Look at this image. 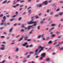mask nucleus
<instances>
[{"mask_svg":"<svg viewBox=\"0 0 63 63\" xmlns=\"http://www.w3.org/2000/svg\"><path fill=\"white\" fill-rule=\"evenodd\" d=\"M33 20H32L30 22L28 23V24H33L34 23V24L33 25V26H36V25H37L36 22H33Z\"/></svg>","mask_w":63,"mask_h":63,"instance_id":"nucleus-1","label":"nucleus"},{"mask_svg":"<svg viewBox=\"0 0 63 63\" xmlns=\"http://www.w3.org/2000/svg\"><path fill=\"white\" fill-rule=\"evenodd\" d=\"M38 48H41V49L40 50H39L38 51L39 53H40V52H41L42 50H43V49H44V47H42L41 46H40L39 47H38Z\"/></svg>","mask_w":63,"mask_h":63,"instance_id":"nucleus-2","label":"nucleus"},{"mask_svg":"<svg viewBox=\"0 0 63 63\" xmlns=\"http://www.w3.org/2000/svg\"><path fill=\"white\" fill-rule=\"evenodd\" d=\"M47 1H46L44 2H43L42 3L43 5H46L47 4Z\"/></svg>","mask_w":63,"mask_h":63,"instance_id":"nucleus-3","label":"nucleus"},{"mask_svg":"<svg viewBox=\"0 0 63 63\" xmlns=\"http://www.w3.org/2000/svg\"><path fill=\"white\" fill-rule=\"evenodd\" d=\"M42 5H43L42 4H40L38 5H37V7H39V8H41V7H42Z\"/></svg>","mask_w":63,"mask_h":63,"instance_id":"nucleus-4","label":"nucleus"},{"mask_svg":"<svg viewBox=\"0 0 63 63\" xmlns=\"http://www.w3.org/2000/svg\"><path fill=\"white\" fill-rule=\"evenodd\" d=\"M41 56H42V57H44L46 56V54L44 53L43 54H42Z\"/></svg>","mask_w":63,"mask_h":63,"instance_id":"nucleus-5","label":"nucleus"},{"mask_svg":"<svg viewBox=\"0 0 63 63\" xmlns=\"http://www.w3.org/2000/svg\"><path fill=\"white\" fill-rule=\"evenodd\" d=\"M27 45V43H24V44H22L23 46V47H24L26 45Z\"/></svg>","mask_w":63,"mask_h":63,"instance_id":"nucleus-6","label":"nucleus"},{"mask_svg":"<svg viewBox=\"0 0 63 63\" xmlns=\"http://www.w3.org/2000/svg\"><path fill=\"white\" fill-rule=\"evenodd\" d=\"M23 39V37H22L21 38H20V39H19V40H18V41L19 42V41H20L22 40Z\"/></svg>","mask_w":63,"mask_h":63,"instance_id":"nucleus-7","label":"nucleus"},{"mask_svg":"<svg viewBox=\"0 0 63 63\" xmlns=\"http://www.w3.org/2000/svg\"><path fill=\"white\" fill-rule=\"evenodd\" d=\"M55 35L52 34L50 37H51V38H53V37H55Z\"/></svg>","mask_w":63,"mask_h":63,"instance_id":"nucleus-8","label":"nucleus"},{"mask_svg":"<svg viewBox=\"0 0 63 63\" xmlns=\"http://www.w3.org/2000/svg\"><path fill=\"white\" fill-rule=\"evenodd\" d=\"M0 49H1V50H3L4 49V47H1L0 48Z\"/></svg>","mask_w":63,"mask_h":63,"instance_id":"nucleus-9","label":"nucleus"},{"mask_svg":"<svg viewBox=\"0 0 63 63\" xmlns=\"http://www.w3.org/2000/svg\"><path fill=\"white\" fill-rule=\"evenodd\" d=\"M51 42H52V41H50L48 42V44H50L51 43Z\"/></svg>","mask_w":63,"mask_h":63,"instance_id":"nucleus-10","label":"nucleus"},{"mask_svg":"<svg viewBox=\"0 0 63 63\" xmlns=\"http://www.w3.org/2000/svg\"><path fill=\"white\" fill-rule=\"evenodd\" d=\"M31 10H29L28 11V13L29 14H30L31 13Z\"/></svg>","mask_w":63,"mask_h":63,"instance_id":"nucleus-11","label":"nucleus"},{"mask_svg":"<svg viewBox=\"0 0 63 63\" xmlns=\"http://www.w3.org/2000/svg\"><path fill=\"white\" fill-rule=\"evenodd\" d=\"M30 26H28L27 29H28V30H29V29H30Z\"/></svg>","mask_w":63,"mask_h":63,"instance_id":"nucleus-12","label":"nucleus"},{"mask_svg":"<svg viewBox=\"0 0 63 63\" xmlns=\"http://www.w3.org/2000/svg\"><path fill=\"white\" fill-rule=\"evenodd\" d=\"M5 20L4 19H3L2 20V23H3L4 22H5Z\"/></svg>","mask_w":63,"mask_h":63,"instance_id":"nucleus-13","label":"nucleus"},{"mask_svg":"<svg viewBox=\"0 0 63 63\" xmlns=\"http://www.w3.org/2000/svg\"><path fill=\"white\" fill-rule=\"evenodd\" d=\"M46 60H47V61H49V59L48 58H47L46 59Z\"/></svg>","mask_w":63,"mask_h":63,"instance_id":"nucleus-14","label":"nucleus"},{"mask_svg":"<svg viewBox=\"0 0 63 63\" xmlns=\"http://www.w3.org/2000/svg\"><path fill=\"white\" fill-rule=\"evenodd\" d=\"M63 14V13L62 12V13H60V14H59V15L60 16H61L62 14Z\"/></svg>","mask_w":63,"mask_h":63,"instance_id":"nucleus-15","label":"nucleus"},{"mask_svg":"<svg viewBox=\"0 0 63 63\" xmlns=\"http://www.w3.org/2000/svg\"><path fill=\"white\" fill-rule=\"evenodd\" d=\"M12 29H13V28H11L9 30L10 32H11L12 31Z\"/></svg>","mask_w":63,"mask_h":63,"instance_id":"nucleus-16","label":"nucleus"},{"mask_svg":"<svg viewBox=\"0 0 63 63\" xmlns=\"http://www.w3.org/2000/svg\"><path fill=\"white\" fill-rule=\"evenodd\" d=\"M1 47H5V45L3 44L1 45Z\"/></svg>","mask_w":63,"mask_h":63,"instance_id":"nucleus-17","label":"nucleus"},{"mask_svg":"<svg viewBox=\"0 0 63 63\" xmlns=\"http://www.w3.org/2000/svg\"><path fill=\"white\" fill-rule=\"evenodd\" d=\"M3 18L5 20V19H6V16H4L3 17Z\"/></svg>","mask_w":63,"mask_h":63,"instance_id":"nucleus-18","label":"nucleus"},{"mask_svg":"<svg viewBox=\"0 0 63 63\" xmlns=\"http://www.w3.org/2000/svg\"><path fill=\"white\" fill-rule=\"evenodd\" d=\"M51 25V26H55L56 25V24H52Z\"/></svg>","mask_w":63,"mask_h":63,"instance_id":"nucleus-19","label":"nucleus"},{"mask_svg":"<svg viewBox=\"0 0 63 63\" xmlns=\"http://www.w3.org/2000/svg\"><path fill=\"white\" fill-rule=\"evenodd\" d=\"M34 53V52H30V54H33V53Z\"/></svg>","mask_w":63,"mask_h":63,"instance_id":"nucleus-20","label":"nucleus"},{"mask_svg":"<svg viewBox=\"0 0 63 63\" xmlns=\"http://www.w3.org/2000/svg\"><path fill=\"white\" fill-rule=\"evenodd\" d=\"M33 30H32L31 31V32H30L29 33V34H31L32 32V31H33Z\"/></svg>","mask_w":63,"mask_h":63,"instance_id":"nucleus-21","label":"nucleus"},{"mask_svg":"<svg viewBox=\"0 0 63 63\" xmlns=\"http://www.w3.org/2000/svg\"><path fill=\"white\" fill-rule=\"evenodd\" d=\"M6 2H7V0H6L3 2V3H6Z\"/></svg>","mask_w":63,"mask_h":63,"instance_id":"nucleus-22","label":"nucleus"},{"mask_svg":"<svg viewBox=\"0 0 63 63\" xmlns=\"http://www.w3.org/2000/svg\"><path fill=\"white\" fill-rule=\"evenodd\" d=\"M54 16H56V17H57L58 16H58V15H54Z\"/></svg>","mask_w":63,"mask_h":63,"instance_id":"nucleus-23","label":"nucleus"},{"mask_svg":"<svg viewBox=\"0 0 63 63\" xmlns=\"http://www.w3.org/2000/svg\"><path fill=\"white\" fill-rule=\"evenodd\" d=\"M38 49H37L35 51V52L36 53V52H37V51H38Z\"/></svg>","mask_w":63,"mask_h":63,"instance_id":"nucleus-24","label":"nucleus"},{"mask_svg":"<svg viewBox=\"0 0 63 63\" xmlns=\"http://www.w3.org/2000/svg\"><path fill=\"white\" fill-rule=\"evenodd\" d=\"M27 41H31V40L30 39H28L26 40Z\"/></svg>","mask_w":63,"mask_h":63,"instance_id":"nucleus-25","label":"nucleus"},{"mask_svg":"<svg viewBox=\"0 0 63 63\" xmlns=\"http://www.w3.org/2000/svg\"><path fill=\"white\" fill-rule=\"evenodd\" d=\"M14 20V19H11L10 20V21H13V20Z\"/></svg>","mask_w":63,"mask_h":63,"instance_id":"nucleus-26","label":"nucleus"},{"mask_svg":"<svg viewBox=\"0 0 63 63\" xmlns=\"http://www.w3.org/2000/svg\"><path fill=\"white\" fill-rule=\"evenodd\" d=\"M35 17L36 18H38V16H35Z\"/></svg>","mask_w":63,"mask_h":63,"instance_id":"nucleus-27","label":"nucleus"},{"mask_svg":"<svg viewBox=\"0 0 63 63\" xmlns=\"http://www.w3.org/2000/svg\"><path fill=\"white\" fill-rule=\"evenodd\" d=\"M24 29H22L21 30V32H23V31H24Z\"/></svg>","mask_w":63,"mask_h":63,"instance_id":"nucleus-28","label":"nucleus"},{"mask_svg":"<svg viewBox=\"0 0 63 63\" xmlns=\"http://www.w3.org/2000/svg\"><path fill=\"white\" fill-rule=\"evenodd\" d=\"M60 3H63V1H59Z\"/></svg>","mask_w":63,"mask_h":63,"instance_id":"nucleus-29","label":"nucleus"},{"mask_svg":"<svg viewBox=\"0 0 63 63\" xmlns=\"http://www.w3.org/2000/svg\"><path fill=\"white\" fill-rule=\"evenodd\" d=\"M5 62V61L4 60L2 61V62L1 63V62H0V63H4Z\"/></svg>","mask_w":63,"mask_h":63,"instance_id":"nucleus-30","label":"nucleus"},{"mask_svg":"<svg viewBox=\"0 0 63 63\" xmlns=\"http://www.w3.org/2000/svg\"><path fill=\"white\" fill-rule=\"evenodd\" d=\"M1 38H5V37H4V36H1Z\"/></svg>","mask_w":63,"mask_h":63,"instance_id":"nucleus-31","label":"nucleus"},{"mask_svg":"<svg viewBox=\"0 0 63 63\" xmlns=\"http://www.w3.org/2000/svg\"><path fill=\"white\" fill-rule=\"evenodd\" d=\"M59 44H58L56 45V47H59Z\"/></svg>","mask_w":63,"mask_h":63,"instance_id":"nucleus-32","label":"nucleus"},{"mask_svg":"<svg viewBox=\"0 0 63 63\" xmlns=\"http://www.w3.org/2000/svg\"><path fill=\"white\" fill-rule=\"evenodd\" d=\"M43 57H41L40 58V60H43Z\"/></svg>","mask_w":63,"mask_h":63,"instance_id":"nucleus-33","label":"nucleus"},{"mask_svg":"<svg viewBox=\"0 0 63 63\" xmlns=\"http://www.w3.org/2000/svg\"><path fill=\"white\" fill-rule=\"evenodd\" d=\"M3 16V14H1L0 15V17H2Z\"/></svg>","mask_w":63,"mask_h":63,"instance_id":"nucleus-34","label":"nucleus"},{"mask_svg":"<svg viewBox=\"0 0 63 63\" xmlns=\"http://www.w3.org/2000/svg\"><path fill=\"white\" fill-rule=\"evenodd\" d=\"M27 38H28V37L27 36L25 38V40H26L27 39Z\"/></svg>","mask_w":63,"mask_h":63,"instance_id":"nucleus-35","label":"nucleus"},{"mask_svg":"<svg viewBox=\"0 0 63 63\" xmlns=\"http://www.w3.org/2000/svg\"><path fill=\"white\" fill-rule=\"evenodd\" d=\"M41 36H38V39H39V38H40V37Z\"/></svg>","mask_w":63,"mask_h":63,"instance_id":"nucleus-36","label":"nucleus"},{"mask_svg":"<svg viewBox=\"0 0 63 63\" xmlns=\"http://www.w3.org/2000/svg\"><path fill=\"white\" fill-rule=\"evenodd\" d=\"M21 17H20L19 18L18 20H21Z\"/></svg>","mask_w":63,"mask_h":63,"instance_id":"nucleus-37","label":"nucleus"},{"mask_svg":"<svg viewBox=\"0 0 63 63\" xmlns=\"http://www.w3.org/2000/svg\"><path fill=\"white\" fill-rule=\"evenodd\" d=\"M18 49L17 48H16V51H18Z\"/></svg>","mask_w":63,"mask_h":63,"instance_id":"nucleus-38","label":"nucleus"},{"mask_svg":"<svg viewBox=\"0 0 63 63\" xmlns=\"http://www.w3.org/2000/svg\"><path fill=\"white\" fill-rule=\"evenodd\" d=\"M29 57H30V55H29L27 56V58H29Z\"/></svg>","mask_w":63,"mask_h":63,"instance_id":"nucleus-39","label":"nucleus"},{"mask_svg":"<svg viewBox=\"0 0 63 63\" xmlns=\"http://www.w3.org/2000/svg\"><path fill=\"white\" fill-rule=\"evenodd\" d=\"M40 26H38L37 28V29H38V30H39V29H40Z\"/></svg>","mask_w":63,"mask_h":63,"instance_id":"nucleus-40","label":"nucleus"},{"mask_svg":"<svg viewBox=\"0 0 63 63\" xmlns=\"http://www.w3.org/2000/svg\"><path fill=\"white\" fill-rule=\"evenodd\" d=\"M24 1H20V3H22V2H24Z\"/></svg>","mask_w":63,"mask_h":63,"instance_id":"nucleus-41","label":"nucleus"},{"mask_svg":"<svg viewBox=\"0 0 63 63\" xmlns=\"http://www.w3.org/2000/svg\"><path fill=\"white\" fill-rule=\"evenodd\" d=\"M60 50H63V48H60Z\"/></svg>","mask_w":63,"mask_h":63,"instance_id":"nucleus-42","label":"nucleus"},{"mask_svg":"<svg viewBox=\"0 0 63 63\" xmlns=\"http://www.w3.org/2000/svg\"><path fill=\"white\" fill-rule=\"evenodd\" d=\"M16 2V0H14L13 2V3L14 4H16V2Z\"/></svg>","mask_w":63,"mask_h":63,"instance_id":"nucleus-43","label":"nucleus"},{"mask_svg":"<svg viewBox=\"0 0 63 63\" xmlns=\"http://www.w3.org/2000/svg\"><path fill=\"white\" fill-rule=\"evenodd\" d=\"M24 25H22V28H23V27H24Z\"/></svg>","mask_w":63,"mask_h":63,"instance_id":"nucleus-44","label":"nucleus"},{"mask_svg":"<svg viewBox=\"0 0 63 63\" xmlns=\"http://www.w3.org/2000/svg\"><path fill=\"white\" fill-rule=\"evenodd\" d=\"M49 12V10L48 9L47 10V13H48Z\"/></svg>","mask_w":63,"mask_h":63,"instance_id":"nucleus-45","label":"nucleus"},{"mask_svg":"<svg viewBox=\"0 0 63 63\" xmlns=\"http://www.w3.org/2000/svg\"><path fill=\"white\" fill-rule=\"evenodd\" d=\"M4 24V23H1V25H3Z\"/></svg>","mask_w":63,"mask_h":63,"instance_id":"nucleus-46","label":"nucleus"},{"mask_svg":"<svg viewBox=\"0 0 63 63\" xmlns=\"http://www.w3.org/2000/svg\"><path fill=\"white\" fill-rule=\"evenodd\" d=\"M3 44H5L6 43L5 42V41H3L2 42Z\"/></svg>","mask_w":63,"mask_h":63,"instance_id":"nucleus-47","label":"nucleus"},{"mask_svg":"<svg viewBox=\"0 0 63 63\" xmlns=\"http://www.w3.org/2000/svg\"><path fill=\"white\" fill-rule=\"evenodd\" d=\"M59 10V9L58 8L57 10H56V11L57 12V11H58Z\"/></svg>","mask_w":63,"mask_h":63,"instance_id":"nucleus-48","label":"nucleus"},{"mask_svg":"<svg viewBox=\"0 0 63 63\" xmlns=\"http://www.w3.org/2000/svg\"><path fill=\"white\" fill-rule=\"evenodd\" d=\"M13 8H16V5H14V6H13Z\"/></svg>","mask_w":63,"mask_h":63,"instance_id":"nucleus-49","label":"nucleus"},{"mask_svg":"<svg viewBox=\"0 0 63 63\" xmlns=\"http://www.w3.org/2000/svg\"><path fill=\"white\" fill-rule=\"evenodd\" d=\"M26 62V61L25 60L23 61V62Z\"/></svg>","mask_w":63,"mask_h":63,"instance_id":"nucleus-50","label":"nucleus"},{"mask_svg":"<svg viewBox=\"0 0 63 63\" xmlns=\"http://www.w3.org/2000/svg\"><path fill=\"white\" fill-rule=\"evenodd\" d=\"M23 5H20V7H23Z\"/></svg>","mask_w":63,"mask_h":63,"instance_id":"nucleus-51","label":"nucleus"},{"mask_svg":"<svg viewBox=\"0 0 63 63\" xmlns=\"http://www.w3.org/2000/svg\"><path fill=\"white\" fill-rule=\"evenodd\" d=\"M44 23V21H41V23Z\"/></svg>","mask_w":63,"mask_h":63,"instance_id":"nucleus-52","label":"nucleus"},{"mask_svg":"<svg viewBox=\"0 0 63 63\" xmlns=\"http://www.w3.org/2000/svg\"><path fill=\"white\" fill-rule=\"evenodd\" d=\"M50 15H52V14H53V13H52V12H51L50 13Z\"/></svg>","mask_w":63,"mask_h":63,"instance_id":"nucleus-53","label":"nucleus"},{"mask_svg":"<svg viewBox=\"0 0 63 63\" xmlns=\"http://www.w3.org/2000/svg\"><path fill=\"white\" fill-rule=\"evenodd\" d=\"M35 58H38V56H36Z\"/></svg>","mask_w":63,"mask_h":63,"instance_id":"nucleus-54","label":"nucleus"},{"mask_svg":"<svg viewBox=\"0 0 63 63\" xmlns=\"http://www.w3.org/2000/svg\"><path fill=\"white\" fill-rule=\"evenodd\" d=\"M15 44V43H14V42H12L11 43V44Z\"/></svg>","mask_w":63,"mask_h":63,"instance_id":"nucleus-55","label":"nucleus"},{"mask_svg":"<svg viewBox=\"0 0 63 63\" xmlns=\"http://www.w3.org/2000/svg\"><path fill=\"white\" fill-rule=\"evenodd\" d=\"M16 25H17V24H15L14 25V26H16Z\"/></svg>","mask_w":63,"mask_h":63,"instance_id":"nucleus-56","label":"nucleus"},{"mask_svg":"<svg viewBox=\"0 0 63 63\" xmlns=\"http://www.w3.org/2000/svg\"><path fill=\"white\" fill-rule=\"evenodd\" d=\"M21 10H22V8H20V9H19L20 11H21Z\"/></svg>","mask_w":63,"mask_h":63,"instance_id":"nucleus-57","label":"nucleus"},{"mask_svg":"<svg viewBox=\"0 0 63 63\" xmlns=\"http://www.w3.org/2000/svg\"><path fill=\"white\" fill-rule=\"evenodd\" d=\"M32 45H31L29 46V47H32Z\"/></svg>","mask_w":63,"mask_h":63,"instance_id":"nucleus-58","label":"nucleus"},{"mask_svg":"<svg viewBox=\"0 0 63 63\" xmlns=\"http://www.w3.org/2000/svg\"><path fill=\"white\" fill-rule=\"evenodd\" d=\"M60 25H61V24H60L58 26L59 27H60Z\"/></svg>","mask_w":63,"mask_h":63,"instance_id":"nucleus-59","label":"nucleus"},{"mask_svg":"<svg viewBox=\"0 0 63 63\" xmlns=\"http://www.w3.org/2000/svg\"><path fill=\"white\" fill-rule=\"evenodd\" d=\"M31 1V0H28V2H30V1Z\"/></svg>","mask_w":63,"mask_h":63,"instance_id":"nucleus-60","label":"nucleus"},{"mask_svg":"<svg viewBox=\"0 0 63 63\" xmlns=\"http://www.w3.org/2000/svg\"><path fill=\"white\" fill-rule=\"evenodd\" d=\"M3 28V27H1L0 28V29H2Z\"/></svg>","mask_w":63,"mask_h":63,"instance_id":"nucleus-61","label":"nucleus"},{"mask_svg":"<svg viewBox=\"0 0 63 63\" xmlns=\"http://www.w3.org/2000/svg\"><path fill=\"white\" fill-rule=\"evenodd\" d=\"M9 24H10V23H7V25H9Z\"/></svg>","mask_w":63,"mask_h":63,"instance_id":"nucleus-62","label":"nucleus"},{"mask_svg":"<svg viewBox=\"0 0 63 63\" xmlns=\"http://www.w3.org/2000/svg\"><path fill=\"white\" fill-rule=\"evenodd\" d=\"M28 45H27L26 46V47H28Z\"/></svg>","mask_w":63,"mask_h":63,"instance_id":"nucleus-63","label":"nucleus"},{"mask_svg":"<svg viewBox=\"0 0 63 63\" xmlns=\"http://www.w3.org/2000/svg\"><path fill=\"white\" fill-rule=\"evenodd\" d=\"M54 27H53V28H51V30H52V29H54Z\"/></svg>","mask_w":63,"mask_h":63,"instance_id":"nucleus-64","label":"nucleus"}]
</instances>
